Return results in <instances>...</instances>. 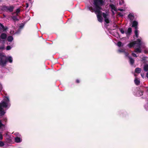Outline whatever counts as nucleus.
Returning a JSON list of instances; mask_svg holds the SVG:
<instances>
[{
  "mask_svg": "<svg viewBox=\"0 0 148 148\" xmlns=\"http://www.w3.org/2000/svg\"><path fill=\"white\" fill-rule=\"evenodd\" d=\"M94 7L90 6L88 8V9L92 12H95L97 15L98 21L100 22L103 21V18L102 17V12L101 6L104 4V1L103 0H93Z\"/></svg>",
  "mask_w": 148,
  "mask_h": 148,
  "instance_id": "f257e3e1",
  "label": "nucleus"
},
{
  "mask_svg": "<svg viewBox=\"0 0 148 148\" xmlns=\"http://www.w3.org/2000/svg\"><path fill=\"white\" fill-rule=\"evenodd\" d=\"M145 42L142 40L141 37L138 38L136 41L131 42L127 46L130 48L133 47L135 49L134 52L140 53L142 52L141 48H145Z\"/></svg>",
  "mask_w": 148,
  "mask_h": 148,
  "instance_id": "f03ea898",
  "label": "nucleus"
},
{
  "mask_svg": "<svg viewBox=\"0 0 148 148\" xmlns=\"http://www.w3.org/2000/svg\"><path fill=\"white\" fill-rule=\"evenodd\" d=\"M11 105L9 97L7 96L4 97L3 99L0 103V116L3 115L5 112L3 108L8 109Z\"/></svg>",
  "mask_w": 148,
  "mask_h": 148,
  "instance_id": "7ed1b4c3",
  "label": "nucleus"
},
{
  "mask_svg": "<svg viewBox=\"0 0 148 148\" xmlns=\"http://www.w3.org/2000/svg\"><path fill=\"white\" fill-rule=\"evenodd\" d=\"M7 62L12 63L13 58L11 56H6L3 53H0V65L2 67L6 66Z\"/></svg>",
  "mask_w": 148,
  "mask_h": 148,
  "instance_id": "20e7f679",
  "label": "nucleus"
},
{
  "mask_svg": "<svg viewBox=\"0 0 148 148\" xmlns=\"http://www.w3.org/2000/svg\"><path fill=\"white\" fill-rule=\"evenodd\" d=\"M14 7L13 6H3L1 7V10L4 11L9 12H10L13 11Z\"/></svg>",
  "mask_w": 148,
  "mask_h": 148,
  "instance_id": "39448f33",
  "label": "nucleus"
},
{
  "mask_svg": "<svg viewBox=\"0 0 148 148\" xmlns=\"http://www.w3.org/2000/svg\"><path fill=\"white\" fill-rule=\"evenodd\" d=\"M102 15L104 19L105 22L107 23H109V19L108 13V12H102Z\"/></svg>",
  "mask_w": 148,
  "mask_h": 148,
  "instance_id": "423d86ee",
  "label": "nucleus"
},
{
  "mask_svg": "<svg viewBox=\"0 0 148 148\" xmlns=\"http://www.w3.org/2000/svg\"><path fill=\"white\" fill-rule=\"evenodd\" d=\"M102 15L104 19L105 22L107 23H109V19L108 13V12H102Z\"/></svg>",
  "mask_w": 148,
  "mask_h": 148,
  "instance_id": "0eeeda50",
  "label": "nucleus"
},
{
  "mask_svg": "<svg viewBox=\"0 0 148 148\" xmlns=\"http://www.w3.org/2000/svg\"><path fill=\"white\" fill-rule=\"evenodd\" d=\"M110 7L111 11L112 12L113 15H114L115 13L114 12V11L116 12L117 11V10L116 6L113 4H111L110 5Z\"/></svg>",
  "mask_w": 148,
  "mask_h": 148,
  "instance_id": "6e6552de",
  "label": "nucleus"
},
{
  "mask_svg": "<svg viewBox=\"0 0 148 148\" xmlns=\"http://www.w3.org/2000/svg\"><path fill=\"white\" fill-rule=\"evenodd\" d=\"M132 32V29L131 27H129L127 30L125 31V33L126 34L127 36L129 37L131 35Z\"/></svg>",
  "mask_w": 148,
  "mask_h": 148,
  "instance_id": "1a4fd4ad",
  "label": "nucleus"
},
{
  "mask_svg": "<svg viewBox=\"0 0 148 148\" xmlns=\"http://www.w3.org/2000/svg\"><path fill=\"white\" fill-rule=\"evenodd\" d=\"M128 18L130 19V21H132L134 19L135 16L134 14L130 13L128 15Z\"/></svg>",
  "mask_w": 148,
  "mask_h": 148,
  "instance_id": "9d476101",
  "label": "nucleus"
},
{
  "mask_svg": "<svg viewBox=\"0 0 148 148\" xmlns=\"http://www.w3.org/2000/svg\"><path fill=\"white\" fill-rule=\"evenodd\" d=\"M7 29V28L6 27H5L2 24L0 23V32L4 31Z\"/></svg>",
  "mask_w": 148,
  "mask_h": 148,
  "instance_id": "9b49d317",
  "label": "nucleus"
},
{
  "mask_svg": "<svg viewBox=\"0 0 148 148\" xmlns=\"http://www.w3.org/2000/svg\"><path fill=\"white\" fill-rule=\"evenodd\" d=\"M138 25V22L137 21H134L132 22V27H134L135 29H137V25Z\"/></svg>",
  "mask_w": 148,
  "mask_h": 148,
  "instance_id": "f8f14e48",
  "label": "nucleus"
},
{
  "mask_svg": "<svg viewBox=\"0 0 148 148\" xmlns=\"http://www.w3.org/2000/svg\"><path fill=\"white\" fill-rule=\"evenodd\" d=\"M134 81L135 84L137 85H138L140 84V80L139 78L136 77L135 78Z\"/></svg>",
  "mask_w": 148,
  "mask_h": 148,
  "instance_id": "ddd939ff",
  "label": "nucleus"
},
{
  "mask_svg": "<svg viewBox=\"0 0 148 148\" xmlns=\"http://www.w3.org/2000/svg\"><path fill=\"white\" fill-rule=\"evenodd\" d=\"M143 91L141 90H139L137 91L136 94L137 96L140 97L143 95Z\"/></svg>",
  "mask_w": 148,
  "mask_h": 148,
  "instance_id": "4468645a",
  "label": "nucleus"
},
{
  "mask_svg": "<svg viewBox=\"0 0 148 148\" xmlns=\"http://www.w3.org/2000/svg\"><path fill=\"white\" fill-rule=\"evenodd\" d=\"M127 57H128L129 59L130 64L132 65H133L134 63V60L131 57L129 56H128Z\"/></svg>",
  "mask_w": 148,
  "mask_h": 148,
  "instance_id": "2eb2a0df",
  "label": "nucleus"
},
{
  "mask_svg": "<svg viewBox=\"0 0 148 148\" xmlns=\"http://www.w3.org/2000/svg\"><path fill=\"white\" fill-rule=\"evenodd\" d=\"M15 141L16 142L18 143L22 141V140L20 138L18 137H16L15 138Z\"/></svg>",
  "mask_w": 148,
  "mask_h": 148,
  "instance_id": "dca6fc26",
  "label": "nucleus"
},
{
  "mask_svg": "<svg viewBox=\"0 0 148 148\" xmlns=\"http://www.w3.org/2000/svg\"><path fill=\"white\" fill-rule=\"evenodd\" d=\"M118 51L120 53L123 52L126 56H128L129 55V53H128L125 52L123 49H119V50Z\"/></svg>",
  "mask_w": 148,
  "mask_h": 148,
  "instance_id": "f3484780",
  "label": "nucleus"
},
{
  "mask_svg": "<svg viewBox=\"0 0 148 148\" xmlns=\"http://www.w3.org/2000/svg\"><path fill=\"white\" fill-rule=\"evenodd\" d=\"M1 38L2 39H4L6 38L7 35L5 33H2L1 35Z\"/></svg>",
  "mask_w": 148,
  "mask_h": 148,
  "instance_id": "a211bd4d",
  "label": "nucleus"
},
{
  "mask_svg": "<svg viewBox=\"0 0 148 148\" xmlns=\"http://www.w3.org/2000/svg\"><path fill=\"white\" fill-rule=\"evenodd\" d=\"M7 40L9 42H11L13 40V38L12 36H9L7 38Z\"/></svg>",
  "mask_w": 148,
  "mask_h": 148,
  "instance_id": "6ab92c4d",
  "label": "nucleus"
},
{
  "mask_svg": "<svg viewBox=\"0 0 148 148\" xmlns=\"http://www.w3.org/2000/svg\"><path fill=\"white\" fill-rule=\"evenodd\" d=\"M144 70L145 71H148V64H146L144 65Z\"/></svg>",
  "mask_w": 148,
  "mask_h": 148,
  "instance_id": "aec40b11",
  "label": "nucleus"
},
{
  "mask_svg": "<svg viewBox=\"0 0 148 148\" xmlns=\"http://www.w3.org/2000/svg\"><path fill=\"white\" fill-rule=\"evenodd\" d=\"M135 36L136 38H138V31L137 29H135L134 32Z\"/></svg>",
  "mask_w": 148,
  "mask_h": 148,
  "instance_id": "412c9836",
  "label": "nucleus"
},
{
  "mask_svg": "<svg viewBox=\"0 0 148 148\" xmlns=\"http://www.w3.org/2000/svg\"><path fill=\"white\" fill-rule=\"evenodd\" d=\"M141 71V69L139 68H137L135 69V72L137 73H140Z\"/></svg>",
  "mask_w": 148,
  "mask_h": 148,
  "instance_id": "4be33fe9",
  "label": "nucleus"
},
{
  "mask_svg": "<svg viewBox=\"0 0 148 148\" xmlns=\"http://www.w3.org/2000/svg\"><path fill=\"white\" fill-rule=\"evenodd\" d=\"M5 125L3 123V122L0 120V129H1L3 128V127H4Z\"/></svg>",
  "mask_w": 148,
  "mask_h": 148,
  "instance_id": "5701e85b",
  "label": "nucleus"
},
{
  "mask_svg": "<svg viewBox=\"0 0 148 148\" xmlns=\"http://www.w3.org/2000/svg\"><path fill=\"white\" fill-rule=\"evenodd\" d=\"M119 30L122 34H123L125 33V31L123 28H119Z\"/></svg>",
  "mask_w": 148,
  "mask_h": 148,
  "instance_id": "b1692460",
  "label": "nucleus"
},
{
  "mask_svg": "<svg viewBox=\"0 0 148 148\" xmlns=\"http://www.w3.org/2000/svg\"><path fill=\"white\" fill-rule=\"evenodd\" d=\"M12 46H8L6 48V50H10L11 48H12Z\"/></svg>",
  "mask_w": 148,
  "mask_h": 148,
  "instance_id": "393cba45",
  "label": "nucleus"
},
{
  "mask_svg": "<svg viewBox=\"0 0 148 148\" xmlns=\"http://www.w3.org/2000/svg\"><path fill=\"white\" fill-rule=\"evenodd\" d=\"M144 107L146 110L148 111V103L145 105Z\"/></svg>",
  "mask_w": 148,
  "mask_h": 148,
  "instance_id": "a878e982",
  "label": "nucleus"
},
{
  "mask_svg": "<svg viewBox=\"0 0 148 148\" xmlns=\"http://www.w3.org/2000/svg\"><path fill=\"white\" fill-rule=\"evenodd\" d=\"M118 15L120 16L123 17L124 16V14L122 13L119 12L118 13Z\"/></svg>",
  "mask_w": 148,
  "mask_h": 148,
  "instance_id": "bb28decb",
  "label": "nucleus"
},
{
  "mask_svg": "<svg viewBox=\"0 0 148 148\" xmlns=\"http://www.w3.org/2000/svg\"><path fill=\"white\" fill-rule=\"evenodd\" d=\"M12 19L14 21H17L18 20V19L17 18V17L16 16H13L12 17Z\"/></svg>",
  "mask_w": 148,
  "mask_h": 148,
  "instance_id": "cd10ccee",
  "label": "nucleus"
},
{
  "mask_svg": "<svg viewBox=\"0 0 148 148\" xmlns=\"http://www.w3.org/2000/svg\"><path fill=\"white\" fill-rule=\"evenodd\" d=\"M122 43L121 42H119L117 43V45L118 46L120 47L122 46Z\"/></svg>",
  "mask_w": 148,
  "mask_h": 148,
  "instance_id": "c85d7f7f",
  "label": "nucleus"
},
{
  "mask_svg": "<svg viewBox=\"0 0 148 148\" xmlns=\"http://www.w3.org/2000/svg\"><path fill=\"white\" fill-rule=\"evenodd\" d=\"M4 145V143L2 141H0V147H2Z\"/></svg>",
  "mask_w": 148,
  "mask_h": 148,
  "instance_id": "c756f323",
  "label": "nucleus"
},
{
  "mask_svg": "<svg viewBox=\"0 0 148 148\" xmlns=\"http://www.w3.org/2000/svg\"><path fill=\"white\" fill-rule=\"evenodd\" d=\"M132 55L133 56H134V57H137V55L135 53H134V52H132Z\"/></svg>",
  "mask_w": 148,
  "mask_h": 148,
  "instance_id": "7c9ffc66",
  "label": "nucleus"
},
{
  "mask_svg": "<svg viewBox=\"0 0 148 148\" xmlns=\"http://www.w3.org/2000/svg\"><path fill=\"white\" fill-rule=\"evenodd\" d=\"M3 136L2 134V133L0 132V140H1L3 139Z\"/></svg>",
  "mask_w": 148,
  "mask_h": 148,
  "instance_id": "2f4dec72",
  "label": "nucleus"
},
{
  "mask_svg": "<svg viewBox=\"0 0 148 148\" xmlns=\"http://www.w3.org/2000/svg\"><path fill=\"white\" fill-rule=\"evenodd\" d=\"M20 10L19 9H17L16 10V13L17 14H17L18 13H19L20 12Z\"/></svg>",
  "mask_w": 148,
  "mask_h": 148,
  "instance_id": "473e14b6",
  "label": "nucleus"
},
{
  "mask_svg": "<svg viewBox=\"0 0 148 148\" xmlns=\"http://www.w3.org/2000/svg\"><path fill=\"white\" fill-rule=\"evenodd\" d=\"M118 10L121 11H125V10L123 9H118Z\"/></svg>",
  "mask_w": 148,
  "mask_h": 148,
  "instance_id": "72a5a7b5",
  "label": "nucleus"
},
{
  "mask_svg": "<svg viewBox=\"0 0 148 148\" xmlns=\"http://www.w3.org/2000/svg\"><path fill=\"white\" fill-rule=\"evenodd\" d=\"M2 86L1 84L0 83V90L1 91L2 90Z\"/></svg>",
  "mask_w": 148,
  "mask_h": 148,
  "instance_id": "f704fd0d",
  "label": "nucleus"
},
{
  "mask_svg": "<svg viewBox=\"0 0 148 148\" xmlns=\"http://www.w3.org/2000/svg\"><path fill=\"white\" fill-rule=\"evenodd\" d=\"M23 26H24V25H23V24H21V25H20V29H22L23 27Z\"/></svg>",
  "mask_w": 148,
  "mask_h": 148,
  "instance_id": "c9c22d12",
  "label": "nucleus"
},
{
  "mask_svg": "<svg viewBox=\"0 0 148 148\" xmlns=\"http://www.w3.org/2000/svg\"><path fill=\"white\" fill-rule=\"evenodd\" d=\"M4 46L0 47V50H2L4 49Z\"/></svg>",
  "mask_w": 148,
  "mask_h": 148,
  "instance_id": "e433bc0d",
  "label": "nucleus"
},
{
  "mask_svg": "<svg viewBox=\"0 0 148 148\" xmlns=\"http://www.w3.org/2000/svg\"><path fill=\"white\" fill-rule=\"evenodd\" d=\"M141 76L143 78H144V74H141Z\"/></svg>",
  "mask_w": 148,
  "mask_h": 148,
  "instance_id": "4c0bfd02",
  "label": "nucleus"
},
{
  "mask_svg": "<svg viewBox=\"0 0 148 148\" xmlns=\"http://www.w3.org/2000/svg\"><path fill=\"white\" fill-rule=\"evenodd\" d=\"M76 82L77 83H79V80H78V79L76 80Z\"/></svg>",
  "mask_w": 148,
  "mask_h": 148,
  "instance_id": "58836bf2",
  "label": "nucleus"
},
{
  "mask_svg": "<svg viewBox=\"0 0 148 148\" xmlns=\"http://www.w3.org/2000/svg\"><path fill=\"white\" fill-rule=\"evenodd\" d=\"M29 5L28 3H26V8H27L28 7Z\"/></svg>",
  "mask_w": 148,
  "mask_h": 148,
  "instance_id": "ea45409f",
  "label": "nucleus"
},
{
  "mask_svg": "<svg viewBox=\"0 0 148 148\" xmlns=\"http://www.w3.org/2000/svg\"><path fill=\"white\" fill-rule=\"evenodd\" d=\"M146 76L148 78V72L147 73Z\"/></svg>",
  "mask_w": 148,
  "mask_h": 148,
  "instance_id": "a19ab883",
  "label": "nucleus"
},
{
  "mask_svg": "<svg viewBox=\"0 0 148 148\" xmlns=\"http://www.w3.org/2000/svg\"><path fill=\"white\" fill-rule=\"evenodd\" d=\"M119 4L120 5H122V3L121 2H120L119 3Z\"/></svg>",
  "mask_w": 148,
  "mask_h": 148,
  "instance_id": "79ce46f5",
  "label": "nucleus"
},
{
  "mask_svg": "<svg viewBox=\"0 0 148 148\" xmlns=\"http://www.w3.org/2000/svg\"><path fill=\"white\" fill-rule=\"evenodd\" d=\"M145 53H147V51H145Z\"/></svg>",
  "mask_w": 148,
  "mask_h": 148,
  "instance_id": "37998d69",
  "label": "nucleus"
},
{
  "mask_svg": "<svg viewBox=\"0 0 148 148\" xmlns=\"http://www.w3.org/2000/svg\"><path fill=\"white\" fill-rule=\"evenodd\" d=\"M18 134V133H15V135H16L17 134Z\"/></svg>",
  "mask_w": 148,
  "mask_h": 148,
  "instance_id": "c03bdc74",
  "label": "nucleus"
},
{
  "mask_svg": "<svg viewBox=\"0 0 148 148\" xmlns=\"http://www.w3.org/2000/svg\"><path fill=\"white\" fill-rule=\"evenodd\" d=\"M122 0V2L123 3L124 2V1H123V0Z\"/></svg>",
  "mask_w": 148,
  "mask_h": 148,
  "instance_id": "a18cd8bd",
  "label": "nucleus"
},
{
  "mask_svg": "<svg viewBox=\"0 0 148 148\" xmlns=\"http://www.w3.org/2000/svg\"><path fill=\"white\" fill-rule=\"evenodd\" d=\"M18 33V32H16L15 34H17Z\"/></svg>",
  "mask_w": 148,
  "mask_h": 148,
  "instance_id": "49530a36",
  "label": "nucleus"
},
{
  "mask_svg": "<svg viewBox=\"0 0 148 148\" xmlns=\"http://www.w3.org/2000/svg\"><path fill=\"white\" fill-rule=\"evenodd\" d=\"M13 32L12 33V32H10V33H11V34H13Z\"/></svg>",
  "mask_w": 148,
  "mask_h": 148,
  "instance_id": "de8ad7c7",
  "label": "nucleus"
}]
</instances>
